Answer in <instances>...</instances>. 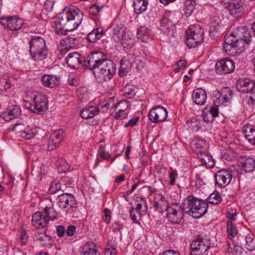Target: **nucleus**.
<instances>
[{
	"label": "nucleus",
	"instance_id": "28",
	"mask_svg": "<svg viewBox=\"0 0 255 255\" xmlns=\"http://www.w3.org/2000/svg\"><path fill=\"white\" fill-rule=\"evenodd\" d=\"M197 157L200 160L202 165H206L209 168L213 167L215 165V162L213 157L207 151L197 155Z\"/></svg>",
	"mask_w": 255,
	"mask_h": 255
},
{
	"label": "nucleus",
	"instance_id": "41",
	"mask_svg": "<svg viewBox=\"0 0 255 255\" xmlns=\"http://www.w3.org/2000/svg\"><path fill=\"white\" fill-rule=\"evenodd\" d=\"M28 240V236L24 230L21 229L17 235L16 241L21 246L25 245Z\"/></svg>",
	"mask_w": 255,
	"mask_h": 255
},
{
	"label": "nucleus",
	"instance_id": "3",
	"mask_svg": "<svg viewBox=\"0 0 255 255\" xmlns=\"http://www.w3.org/2000/svg\"><path fill=\"white\" fill-rule=\"evenodd\" d=\"M83 13L78 8L72 6L58 14L55 21V29L59 35H66L68 31L76 29L81 24Z\"/></svg>",
	"mask_w": 255,
	"mask_h": 255
},
{
	"label": "nucleus",
	"instance_id": "40",
	"mask_svg": "<svg viewBox=\"0 0 255 255\" xmlns=\"http://www.w3.org/2000/svg\"><path fill=\"white\" fill-rule=\"evenodd\" d=\"M147 209L146 201L141 199L139 202H137L136 204V207L134 210L138 215H140L141 213H145Z\"/></svg>",
	"mask_w": 255,
	"mask_h": 255
},
{
	"label": "nucleus",
	"instance_id": "45",
	"mask_svg": "<svg viewBox=\"0 0 255 255\" xmlns=\"http://www.w3.org/2000/svg\"><path fill=\"white\" fill-rule=\"evenodd\" d=\"M219 113H202L201 116L204 122L209 123H212L214 118L219 116Z\"/></svg>",
	"mask_w": 255,
	"mask_h": 255
},
{
	"label": "nucleus",
	"instance_id": "1",
	"mask_svg": "<svg viewBox=\"0 0 255 255\" xmlns=\"http://www.w3.org/2000/svg\"><path fill=\"white\" fill-rule=\"evenodd\" d=\"M251 40L252 35L247 27H238L234 33L225 37L223 49L228 55H237L245 49V44H249Z\"/></svg>",
	"mask_w": 255,
	"mask_h": 255
},
{
	"label": "nucleus",
	"instance_id": "29",
	"mask_svg": "<svg viewBox=\"0 0 255 255\" xmlns=\"http://www.w3.org/2000/svg\"><path fill=\"white\" fill-rule=\"evenodd\" d=\"M150 31V29L148 27L141 26L137 30L136 37L141 42H147Z\"/></svg>",
	"mask_w": 255,
	"mask_h": 255
},
{
	"label": "nucleus",
	"instance_id": "56",
	"mask_svg": "<svg viewBox=\"0 0 255 255\" xmlns=\"http://www.w3.org/2000/svg\"><path fill=\"white\" fill-rule=\"evenodd\" d=\"M36 240L43 242L42 244H44V242L48 241L50 237L44 233H37L35 234Z\"/></svg>",
	"mask_w": 255,
	"mask_h": 255
},
{
	"label": "nucleus",
	"instance_id": "43",
	"mask_svg": "<svg viewBox=\"0 0 255 255\" xmlns=\"http://www.w3.org/2000/svg\"><path fill=\"white\" fill-rule=\"evenodd\" d=\"M246 248L249 251L255 250V237L253 235H248L246 237Z\"/></svg>",
	"mask_w": 255,
	"mask_h": 255
},
{
	"label": "nucleus",
	"instance_id": "51",
	"mask_svg": "<svg viewBox=\"0 0 255 255\" xmlns=\"http://www.w3.org/2000/svg\"><path fill=\"white\" fill-rule=\"evenodd\" d=\"M136 94L135 88L133 86H128L124 89V96L128 99H132Z\"/></svg>",
	"mask_w": 255,
	"mask_h": 255
},
{
	"label": "nucleus",
	"instance_id": "36",
	"mask_svg": "<svg viewBox=\"0 0 255 255\" xmlns=\"http://www.w3.org/2000/svg\"><path fill=\"white\" fill-rule=\"evenodd\" d=\"M227 232L228 237L230 239H232L238 233L235 225L231 221L227 222Z\"/></svg>",
	"mask_w": 255,
	"mask_h": 255
},
{
	"label": "nucleus",
	"instance_id": "57",
	"mask_svg": "<svg viewBox=\"0 0 255 255\" xmlns=\"http://www.w3.org/2000/svg\"><path fill=\"white\" fill-rule=\"evenodd\" d=\"M186 123L189 124H190V126L193 128V129H194L195 130H198L199 128V126L198 125L199 122L198 120H196V119L192 118L190 119L189 120H187Z\"/></svg>",
	"mask_w": 255,
	"mask_h": 255
},
{
	"label": "nucleus",
	"instance_id": "52",
	"mask_svg": "<svg viewBox=\"0 0 255 255\" xmlns=\"http://www.w3.org/2000/svg\"><path fill=\"white\" fill-rule=\"evenodd\" d=\"M20 113H1L0 117L5 121L8 122L20 116Z\"/></svg>",
	"mask_w": 255,
	"mask_h": 255
},
{
	"label": "nucleus",
	"instance_id": "21",
	"mask_svg": "<svg viewBox=\"0 0 255 255\" xmlns=\"http://www.w3.org/2000/svg\"><path fill=\"white\" fill-rule=\"evenodd\" d=\"M60 77L56 75L45 74L42 76L41 81L45 87L53 88L60 83Z\"/></svg>",
	"mask_w": 255,
	"mask_h": 255
},
{
	"label": "nucleus",
	"instance_id": "14",
	"mask_svg": "<svg viewBox=\"0 0 255 255\" xmlns=\"http://www.w3.org/2000/svg\"><path fill=\"white\" fill-rule=\"evenodd\" d=\"M65 60L69 67L73 69L78 68L80 65L86 67L84 64L85 62L87 60V58L85 59L84 57L82 56L78 52L69 53Z\"/></svg>",
	"mask_w": 255,
	"mask_h": 255
},
{
	"label": "nucleus",
	"instance_id": "42",
	"mask_svg": "<svg viewBox=\"0 0 255 255\" xmlns=\"http://www.w3.org/2000/svg\"><path fill=\"white\" fill-rule=\"evenodd\" d=\"M56 163L59 172H65L69 168L68 163L63 158H59L57 159Z\"/></svg>",
	"mask_w": 255,
	"mask_h": 255
},
{
	"label": "nucleus",
	"instance_id": "26",
	"mask_svg": "<svg viewBox=\"0 0 255 255\" xmlns=\"http://www.w3.org/2000/svg\"><path fill=\"white\" fill-rule=\"evenodd\" d=\"M40 212L47 222L49 221H53L57 218L58 213L56 211L53 205L45 207L43 211Z\"/></svg>",
	"mask_w": 255,
	"mask_h": 255
},
{
	"label": "nucleus",
	"instance_id": "37",
	"mask_svg": "<svg viewBox=\"0 0 255 255\" xmlns=\"http://www.w3.org/2000/svg\"><path fill=\"white\" fill-rule=\"evenodd\" d=\"M72 48V46L66 43L64 40H61L59 43L58 50L61 56H64Z\"/></svg>",
	"mask_w": 255,
	"mask_h": 255
},
{
	"label": "nucleus",
	"instance_id": "5",
	"mask_svg": "<svg viewBox=\"0 0 255 255\" xmlns=\"http://www.w3.org/2000/svg\"><path fill=\"white\" fill-rule=\"evenodd\" d=\"M29 48L30 56L34 61H40L47 58L48 50L43 38L32 37L29 41Z\"/></svg>",
	"mask_w": 255,
	"mask_h": 255
},
{
	"label": "nucleus",
	"instance_id": "23",
	"mask_svg": "<svg viewBox=\"0 0 255 255\" xmlns=\"http://www.w3.org/2000/svg\"><path fill=\"white\" fill-rule=\"evenodd\" d=\"M192 98L194 102L198 105H203L206 101V93L202 88H198L193 91Z\"/></svg>",
	"mask_w": 255,
	"mask_h": 255
},
{
	"label": "nucleus",
	"instance_id": "60",
	"mask_svg": "<svg viewBox=\"0 0 255 255\" xmlns=\"http://www.w3.org/2000/svg\"><path fill=\"white\" fill-rule=\"evenodd\" d=\"M208 251L191 249L190 255H208Z\"/></svg>",
	"mask_w": 255,
	"mask_h": 255
},
{
	"label": "nucleus",
	"instance_id": "47",
	"mask_svg": "<svg viewBox=\"0 0 255 255\" xmlns=\"http://www.w3.org/2000/svg\"><path fill=\"white\" fill-rule=\"evenodd\" d=\"M207 201L211 204H218L221 201V198L218 192H214L212 193L207 198Z\"/></svg>",
	"mask_w": 255,
	"mask_h": 255
},
{
	"label": "nucleus",
	"instance_id": "35",
	"mask_svg": "<svg viewBox=\"0 0 255 255\" xmlns=\"http://www.w3.org/2000/svg\"><path fill=\"white\" fill-rule=\"evenodd\" d=\"M122 106H126L127 108L129 107L128 104L126 101H121L116 104H111L110 102H107L105 104L102 105L101 106L103 109L102 111H104V110H112V108L115 107L117 108L118 107H121Z\"/></svg>",
	"mask_w": 255,
	"mask_h": 255
},
{
	"label": "nucleus",
	"instance_id": "39",
	"mask_svg": "<svg viewBox=\"0 0 255 255\" xmlns=\"http://www.w3.org/2000/svg\"><path fill=\"white\" fill-rule=\"evenodd\" d=\"M120 41L123 47L127 49L131 48L134 45V39L128 35H126Z\"/></svg>",
	"mask_w": 255,
	"mask_h": 255
},
{
	"label": "nucleus",
	"instance_id": "33",
	"mask_svg": "<svg viewBox=\"0 0 255 255\" xmlns=\"http://www.w3.org/2000/svg\"><path fill=\"white\" fill-rule=\"evenodd\" d=\"M242 169L246 172H252L255 169V160L249 157L242 163Z\"/></svg>",
	"mask_w": 255,
	"mask_h": 255
},
{
	"label": "nucleus",
	"instance_id": "11",
	"mask_svg": "<svg viewBox=\"0 0 255 255\" xmlns=\"http://www.w3.org/2000/svg\"><path fill=\"white\" fill-rule=\"evenodd\" d=\"M0 23L10 30L16 31L20 29L23 23L22 19L16 16L2 17L0 18Z\"/></svg>",
	"mask_w": 255,
	"mask_h": 255
},
{
	"label": "nucleus",
	"instance_id": "16",
	"mask_svg": "<svg viewBox=\"0 0 255 255\" xmlns=\"http://www.w3.org/2000/svg\"><path fill=\"white\" fill-rule=\"evenodd\" d=\"M64 137V132L62 129L54 131L49 137L47 148L49 150H53L56 148L60 144Z\"/></svg>",
	"mask_w": 255,
	"mask_h": 255
},
{
	"label": "nucleus",
	"instance_id": "22",
	"mask_svg": "<svg viewBox=\"0 0 255 255\" xmlns=\"http://www.w3.org/2000/svg\"><path fill=\"white\" fill-rule=\"evenodd\" d=\"M242 132L245 138L252 145H255V126L254 125L244 126Z\"/></svg>",
	"mask_w": 255,
	"mask_h": 255
},
{
	"label": "nucleus",
	"instance_id": "63",
	"mask_svg": "<svg viewBox=\"0 0 255 255\" xmlns=\"http://www.w3.org/2000/svg\"><path fill=\"white\" fill-rule=\"evenodd\" d=\"M129 214L130 216L131 219V220L133 221L134 223H137L138 222V219L137 217L136 216V212L134 210V208L133 207H131L130 208V209L129 210Z\"/></svg>",
	"mask_w": 255,
	"mask_h": 255
},
{
	"label": "nucleus",
	"instance_id": "18",
	"mask_svg": "<svg viewBox=\"0 0 255 255\" xmlns=\"http://www.w3.org/2000/svg\"><path fill=\"white\" fill-rule=\"evenodd\" d=\"M227 8L231 15L238 17L243 13L244 7L241 0H229Z\"/></svg>",
	"mask_w": 255,
	"mask_h": 255
},
{
	"label": "nucleus",
	"instance_id": "4",
	"mask_svg": "<svg viewBox=\"0 0 255 255\" xmlns=\"http://www.w3.org/2000/svg\"><path fill=\"white\" fill-rule=\"evenodd\" d=\"M184 212L194 218L199 219L207 212L208 204L204 201L188 196L182 203Z\"/></svg>",
	"mask_w": 255,
	"mask_h": 255
},
{
	"label": "nucleus",
	"instance_id": "49",
	"mask_svg": "<svg viewBox=\"0 0 255 255\" xmlns=\"http://www.w3.org/2000/svg\"><path fill=\"white\" fill-rule=\"evenodd\" d=\"M62 185L61 182L58 180L53 181L49 188V192L51 194H55L58 191L61 190L62 191Z\"/></svg>",
	"mask_w": 255,
	"mask_h": 255
},
{
	"label": "nucleus",
	"instance_id": "7",
	"mask_svg": "<svg viewBox=\"0 0 255 255\" xmlns=\"http://www.w3.org/2000/svg\"><path fill=\"white\" fill-rule=\"evenodd\" d=\"M57 205L67 214H71L76 212L78 208L75 197L67 192L61 194L57 198Z\"/></svg>",
	"mask_w": 255,
	"mask_h": 255
},
{
	"label": "nucleus",
	"instance_id": "30",
	"mask_svg": "<svg viewBox=\"0 0 255 255\" xmlns=\"http://www.w3.org/2000/svg\"><path fill=\"white\" fill-rule=\"evenodd\" d=\"M148 2L145 0H135L133 5L134 11L137 14L144 12L147 7Z\"/></svg>",
	"mask_w": 255,
	"mask_h": 255
},
{
	"label": "nucleus",
	"instance_id": "2",
	"mask_svg": "<svg viewBox=\"0 0 255 255\" xmlns=\"http://www.w3.org/2000/svg\"><path fill=\"white\" fill-rule=\"evenodd\" d=\"M84 65L86 68L103 76L105 80L111 79L116 72L114 62L107 59L105 54L99 51L92 52L88 55Z\"/></svg>",
	"mask_w": 255,
	"mask_h": 255
},
{
	"label": "nucleus",
	"instance_id": "27",
	"mask_svg": "<svg viewBox=\"0 0 255 255\" xmlns=\"http://www.w3.org/2000/svg\"><path fill=\"white\" fill-rule=\"evenodd\" d=\"M210 246L209 241L198 239L193 241L190 245L191 249L208 251Z\"/></svg>",
	"mask_w": 255,
	"mask_h": 255
},
{
	"label": "nucleus",
	"instance_id": "20",
	"mask_svg": "<svg viewBox=\"0 0 255 255\" xmlns=\"http://www.w3.org/2000/svg\"><path fill=\"white\" fill-rule=\"evenodd\" d=\"M191 147L196 155H198L207 151L208 145L205 140L197 138L192 141Z\"/></svg>",
	"mask_w": 255,
	"mask_h": 255
},
{
	"label": "nucleus",
	"instance_id": "8",
	"mask_svg": "<svg viewBox=\"0 0 255 255\" xmlns=\"http://www.w3.org/2000/svg\"><path fill=\"white\" fill-rule=\"evenodd\" d=\"M233 92L229 88H225L218 92L216 95V99L214 101V105L211 106L209 112H218L219 108L229 106Z\"/></svg>",
	"mask_w": 255,
	"mask_h": 255
},
{
	"label": "nucleus",
	"instance_id": "24",
	"mask_svg": "<svg viewBox=\"0 0 255 255\" xmlns=\"http://www.w3.org/2000/svg\"><path fill=\"white\" fill-rule=\"evenodd\" d=\"M32 222L33 226L37 229L43 228L48 223L40 211L37 212L33 215Z\"/></svg>",
	"mask_w": 255,
	"mask_h": 255
},
{
	"label": "nucleus",
	"instance_id": "13",
	"mask_svg": "<svg viewBox=\"0 0 255 255\" xmlns=\"http://www.w3.org/2000/svg\"><path fill=\"white\" fill-rule=\"evenodd\" d=\"M215 68L218 74L231 73L235 69V63L233 60L228 58L221 59L216 63Z\"/></svg>",
	"mask_w": 255,
	"mask_h": 255
},
{
	"label": "nucleus",
	"instance_id": "59",
	"mask_svg": "<svg viewBox=\"0 0 255 255\" xmlns=\"http://www.w3.org/2000/svg\"><path fill=\"white\" fill-rule=\"evenodd\" d=\"M103 220L106 224H109L111 220V211L108 209H105L104 215L102 217Z\"/></svg>",
	"mask_w": 255,
	"mask_h": 255
},
{
	"label": "nucleus",
	"instance_id": "46",
	"mask_svg": "<svg viewBox=\"0 0 255 255\" xmlns=\"http://www.w3.org/2000/svg\"><path fill=\"white\" fill-rule=\"evenodd\" d=\"M61 183L62 185V191H66L67 188H71V185L74 182L72 178L68 176L63 177L61 180Z\"/></svg>",
	"mask_w": 255,
	"mask_h": 255
},
{
	"label": "nucleus",
	"instance_id": "17",
	"mask_svg": "<svg viewBox=\"0 0 255 255\" xmlns=\"http://www.w3.org/2000/svg\"><path fill=\"white\" fill-rule=\"evenodd\" d=\"M255 87V82L249 78H240L236 82L237 89L242 93H250Z\"/></svg>",
	"mask_w": 255,
	"mask_h": 255
},
{
	"label": "nucleus",
	"instance_id": "34",
	"mask_svg": "<svg viewBox=\"0 0 255 255\" xmlns=\"http://www.w3.org/2000/svg\"><path fill=\"white\" fill-rule=\"evenodd\" d=\"M36 133V129L26 126L23 131L21 133V137L26 139H29L34 137Z\"/></svg>",
	"mask_w": 255,
	"mask_h": 255
},
{
	"label": "nucleus",
	"instance_id": "19",
	"mask_svg": "<svg viewBox=\"0 0 255 255\" xmlns=\"http://www.w3.org/2000/svg\"><path fill=\"white\" fill-rule=\"evenodd\" d=\"M170 206L167 200L160 194H156L154 196V207L158 212L166 211Z\"/></svg>",
	"mask_w": 255,
	"mask_h": 255
},
{
	"label": "nucleus",
	"instance_id": "32",
	"mask_svg": "<svg viewBox=\"0 0 255 255\" xmlns=\"http://www.w3.org/2000/svg\"><path fill=\"white\" fill-rule=\"evenodd\" d=\"M103 34V30L100 28H96L90 32L87 37L88 41L91 43L95 42L98 39L101 38Z\"/></svg>",
	"mask_w": 255,
	"mask_h": 255
},
{
	"label": "nucleus",
	"instance_id": "12",
	"mask_svg": "<svg viewBox=\"0 0 255 255\" xmlns=\"http://www.w3.org/2000/svg\"><path fill=\"white\" fill-rule=\"evenodd\" d=\"M216 184L220 187L225 188L231 182L232 179L231 171L227 169L218 171L215 175Z\"/></svg>",
	"mask_w": 255,
	"mask_h": 255
},
{
	"label": "nucleus",
	"instance_id": "50",
	"mask_svg": "<svg viewBox=\"0 0 255 255\" xmlns=\"http://www.w3.org/2000/svg\"><path fill=\"white\" fill-rule=\"evenodd\" d=\"M81 255H100L98 254L97 250L93 246V247H89L88 245H85L83 248V253Z\"/></svg>",
	"mask_w": 255,
	"mask_h": 255
},
{
	"label": "nucleus",
	"instance_id": "6",
	"mask_svg": "<svg viewBox=\"0 0 255 255\" xmlns=\"http://www.w3.org/2000/svg\"><path fill=\"white\" fill-rule=\"evenodd\" d=\"M204 39V30L199 25H192L186 31V44L189 48H195Z\"/></svg>",
	"mask_w": 255,
	"mask_h": 255
},
{
	"label": "nucleus",
	"instance_id": "15",
	"mask_svg": "<svg viewBox=\"0 0 255 255\" xmlns=\"http://www.w3.org/2000/svg\"><path fill=\"white\" fill-rule=\"evenodd\" d=\"M159 28L162 33L169 36H174L176 32L175 24L169 18L165 16L161 18Z\"/></svg>",
	"mask_w": 255,
	"mask_h": 255
},
{
	"label": "nucleus",
	"instance_id": "25",
	"mask_svg": "<svg viewBox=\"0 0 255 255\" xmlns=\"http://www.w3.org/2000/svg\"><path fill=\"white\" fill-rule=\"evenodd\" d=\"M126 28L122 23L116 25L113 28V37L114 40L117 42H120L122 38L125 37Z\"/></svg>",
	"mask_w": 255,
	"mask_h": 255
},
{
	"label": "nucleus",
	"instance_id": "54",
	"mask_svg": "<svg viewBox=\"0 0 255 255\" xmlns=\"http://www.w3.org/2000/svg\"><path fill=\"white\" fill-rule=\"evenodd\" d=\"M226 215L227 217L229 219L235 220L237 215V210L236 209L233 208L231 207H228Z\"/></svg>",
	"mask_w": 255,
	"mask_h": 255
},
{
	"label": "nucleus",
	"instance_id": "44",
	"mask_svg": "<svg viewBox=\"0 0 255 255\" xmlns=\"http://www.w3.org/2000/svg\"><path fill=\"white\" fill-rule=\"evenodd\" d=\"M11 84L8 77H3L0 79V90L5 92L11 87Z\"/></svg>",
	"mask_w": 255,
	"mask_h": 255
},
{
	"label": "nucleus",
	"instance_id": "58",
	"mask_svg": "<svg viewBox=\"0 0 255 255\" xmlns=\"http://www.w3.org/2000/svg\"><path fill=\"white\" fill-rule=\"evenodd\" d=\"M102 7L103 6L100 7L99 5L95 4L90 7L89 12L91 14L96 15L99 13V11Z\"/></svg>",
	"mask_w": 255,
	"mask_h": 255
},
{
	"label": "nucleus",
	"instance_id": "31",
	"mask_svg": "<svg viewBox=\"0 0 255 255\" xmlns=\"http://www.w3.org/2000/svg\"><path fill=\"white\" fill-rule=\"evenodd\" d=\"M168 113H148L149 120L153 123L164 121L167 117Z\"/></svg>",
	"mask_w": 255,
	"mask_h": 255
},
{
	"label": "nucleus",
	"instance_id": "53",
	"mask_svg": "<svg viewBox=\"0 0 255 255\" xmlns=\"http://www.w3.org/2000/svg\"><path fill=\"white\" fill-rule=\"evenodd\" d=\"M28 92L26 93L25 99L24 100V102L25 103L24 106L26 109L29 110L30 112H35L33 109L34 105H33L31 104L32 100H31L30 97H28Z\"/></svg>",
	"mask_w": 255,
	"mask_h": 255
},
{
	"label": "nucleus",
	"instance_id": "38",
	"mask_svg": "<svg viewBox=\"0 0 255 255\" xmlns=\"http://www.w3.org/2000/svg\"><path fill=\"white\" fill-rule=\"evenodd\" d=\"M243 104L247 110H253L255 107V100L251 96L247 97L244 99Z\"/></svg>",
	"mask_w": 255,
	"mask_h": 255
},
{
	"label": "nucleus",
	"instance_id": "61",
	"mask_svg": "<svg viewBox=\"0 0 255 255\" xmlns=\"http://www.w3.org/2000/svg\"><path fill=\"white\" fill-rule=\"evenodd\" d=\"M54 3V0H46L44 3L45 9L48 11L52 10Z\"/></svg>",
	"mask_w": 255,
	"mask_h": 255
},
{
	"label": "nucleus",
	"instance_id": "64",
	"mask_svg": "<svg viewBox=\"0 0 255 255\" xmlns=\"http://www.w3.org/2000/svg\"><path fill=\"white\" fill-rule=\"evenodd\" d=\"M139 120V117H134L129 120L128 122L125 125V127H127L128 126H131L133 127L134 125H135L137 123V122Z\"/></svg>",
	"mask_w": 255,
	"mask_h": 255
},
{
	"label": "nucleus",
	"instance_id": "48",
	"mask_svg": "<svg viewBox=\"0 0 255 255\" xmlns=\"http://www.w3.org/2000/svg\"><path fill=\"white\" fill-rule=\"evenodd\" d=\"M196 3L194 0H186L185 3V11L187 14L191 15L194 11Z\"/></svg>",
	"mask_w": 255,
	"mask_h": 255
},
{
	"label": "nucleus",
	"instance_id": "10",
	"mask_svg": "<svg viewBox=\"0 0 255 255\" xmlns=\"http://www.w3.org/2000/svg\"><path fill=\"white\" fill-rule=\"evenodd\" d=\"M28 97H30L34 103L33 109L37 112H45L47 109V102L45 97L36 91H29Z\"/></svg>",
	"mask_w": 255,
	"mask_h": 255
},
{
	"label": "nucleus",
	"instance_id": "62",
	"mask_svg": "<svg viewBox=\"0 0 255 255\" xmlns=\"http://www.w3.org/2000/svg\"><path fill=\"white\" fill-rule=\"evenodd\" d=\"M128 72V69L127 68L124 63H123V61L121 62V67L119 70V75L120 76H125L127 73Z\"/></svg>",
	"mask_w": 255,
	"mask_h": 255
},
{
	"label": "nucleus",
	"instance_id": "9",
	"mask_svg": "<svg viewBox=\"0 0 255 255\" xmlns=\"http://www.w3.org/2000/svg\"><path fill=\"white\" fill-rule=\"evenodd\" d=\"M183 209L179 204L171 203L167 212V217L171 224H179L183 218Z\"/></svg>",
	"mask_w": 255,
	"mask_h": 255
},
{
	"label": "nucleus",
	"instance_id": "55",
	"mask_svg": "<svg viewBox=\"0 0 255 255\" xmlns=\"http://www.w3.org/2000/svg\"><path fill=\"white\" fill-rule=\"evenodd\" d=\"M25 126H26L23 124L17 123L13 126L12 130L15 131L16 133H18L19 135L21 136V133L23 131V130L24 129Z\"/></svg>",
	"mask_w": 255,
	"mask_h": 255
}]
</instances>
